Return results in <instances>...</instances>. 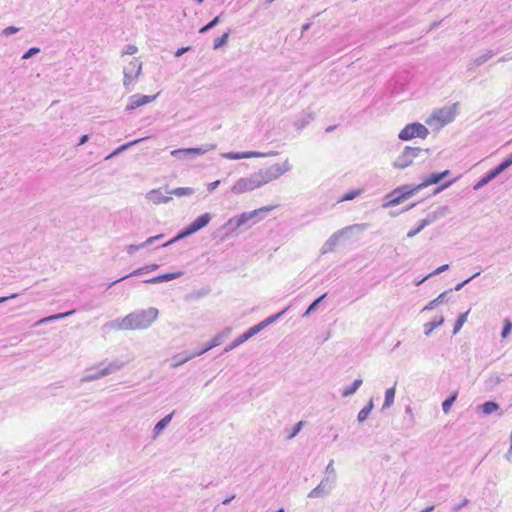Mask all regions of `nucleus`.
Returning a JSON list of instances; mask_svg holds the SVG:
<instances>
[{
    "instance_id": "nucleus-1",
    "label": "nucleus",
    "mask_w": 512,
    "mask_h": 512,
    "mask_svg": "<svg viewBox=\"0 0 512 512\" xmlns=\"http://www.w3.org/2000/svg\"><path fill=\"white\" fill-rule=\"evenodd\" d=\"M159 310L155 307L136 309L123 318H117L103 325L111 330H145L158 318Z\"/></svg>"
},
{
    "instance_id": "nucleus-2",
    "label": "nucleus",
    "mask_w": 512,
    "mask_h": 512,
    "mask_svg": "<svg viewBox=\"0 0 512 512\" xmlns=\"http://www.w3.org/2000/svg\"><path fill=\"white\" fill-rule=\"evenodd\" d=\"M449 170H445L440 173H432L423 182L415 187H411L409 185H403L395 188L390 193H388L384 197V201L382 203L383 208L394 207L401 204L403 201L413 196L416 192L421 190L424 187H428L433 184L439 183L443 178H445L449 174Z\"/></svg>"
},
{
    "instance_id": "nucleus-3",
    "label": "nucleus",
    "mask_w": 512,
    "mask_h": 512,
    "mask_svg": "<svg viewBox=\"0 0 512 512\" xmlns=\"http://www.w3.org/2000/svg\"><path fill=\"white\" fill-rule=\"evenodd\" d=\"M292 169L289 160L286 159L283 163H275L268 167L261 168L257 172H254L255 177L259 183V186L262 187L272 181L279 179L281 176L286 174Z\"/></svg>"
},
{
    "instance_id": "nucleus-4",
    "label": "nucleus",
    "mask_w": 512,
    "mask_h": 512,
    "mask_svg": "<svg viewBox=\"0 0 512 512\" xmlns=\"http://www.w3.org/2000/svg\"><path fill=\"white\" fill-rule=\"evenodd\" d=\"M211 214L210 213H204L197 218H195L187 227H185L182 231H180L174 238L167 241L166 243L162 244V247L170 246L173 243H176L177 241L186 238L200 229L204 228L209 224L211 221Z\"/></svg>"
},
{
    "instance_id": "nucleus-5",
    "label": "nucleus",
    "mask_w": 512,
    "mask_h": 512,
    "mask_svg": "<svg viewBox=\"0 0 512 512\" xmlns=\"http://www.w3.org/2000/svg\"><path fill=\"white\" fill-rule=\"evenodd\" d=\"M429 135L426 126L419 122L407 124L398 134V138L402 141H409L413 138L425 139Z\"/></svg>"
},
{
    "instance_id": "nucleus-6",
    "label": "nucleus",
    "mask_w": 512,
    "mask_h": 512,
    "mask_svg": "<svg viewBox=\"0 0 512 512\" xmlns=\"http://www.w3.org/2000/svg\"><path fill=\"white\" fill-rule=\"evenodd\" d=\"M365 227H366L365 224H354V225H350V226H347L343 229L336 231L323 244V246L321 248V253L326 254V253L333 251V249L338 244L341 237L346 236L352 230H363V229H365Z\"/></svg>"
},
{
    "instance_id": "nucleus-7",
    "label": "nucleus",
    "mask_w": 512,
    "mask_h": 512,
    "mask_svg": "<svg viewBox=\"0 0 512 512\" xmlns=\"http://www.w3.org/2000/svg\"><path fill=\"white\" fill-rule=\"evenodd\" d=\"M511 165L512 156L509 155L499 165L488 171L476 184H474L473 189L476 191L481 189L489 182H491L493 179H495L498 175H500L502 172H504L506 169H508Z\"/></svg>"
},
{
    "instance_id": "nucleus-8",
    "label": "nucleus",
    "mask_w": 512,
    "mask_h": 512,
    "mask_svg": "<svg viewBox=\"0 0 512 512\" xmlns=\"http://www.w3.org/2000/svg\"><path fill=\"white\" fill-rule=\"evenodd\" d=\"M260 188L259 183L252 173L249 176L239 178L231 187V193L235 195L251 192Z\"/></svg>"
},
{
    "instance_id": "nucleus-9",
    "label": "nucleus",
    "mask_w": 512,
    "mask_h": 512,
    "mask_svg": "<svg viewBox=\"0 0 512 512\" xmlns=\"http://www.w3.org/2000/svg\"><path fill=\"white\" fill-rule=\"evenodd\" d=\"M142 71V62L135 58L130 61L123 69L124 79L123 85L126 89L129 88L131 84H133Z\"/></svg>"
},
{
    "instance_id": "nucleus-10",
    "label": "nucleus",
    "mask_w": 512,
    "mask_h": 512,
    "mask_svg": "<svg viewBox=\"0 0 512 512\" xmlns=\"http://www.w3.org/2000/svg\"><path fill=\"white\" fill-rule=\"evenodd\" d=\"M423 152L419 147L406 146L402 153L396 158L393 165L395 168L404 169L412 164L413 160Z\"/></svg>"
},
{
    "instance_id": "nucleus-11",
    "label": "nucleus",
    "mask_w": 512,
    "mask_h": 512,
    "mask_svg": "<svg viewBox=\"0 0 512 512\" xmlns=\"http://www.w3.org/2000/svg\"><path fill=\"white\" fill-rule=\"evenodd\" d=\"M271 209H272L271 207H263V208L253 210L250 212H243L240 215L229 219L226 225L231 226L233 229H236L243 225H246L250 221H252V223H255L254 218L257 216L258 213L268 212Z\"/></svg>"
},
{
    "instance_id": "nucleus-12",
    "label": "nucleus",
    "mask_w": 512,
    "mask_h": 512,
    "mask_svg": "<svg viewBox=\"0 0 512 512\" xmlns=\"http://www.w3.org/2000/svg\"><path fill=\"white\" fill-rule=\"evenodd\" d=\"M456 107L457 104L455 103L451 107L435 110L427 123L430 124L431 121L435 120L439 122L441 126H444L452 122L456 115Z\"/></svg>"
},
{
    "instance_id": "nucleus-13",
    "label": "nucleus",
    "mask_w": 512,
    "mask_h": 512,
    "mask_svg": "<svg viewBox=\"0 0 512 512\" xmlns=\"http://www.w3.org/2000/svg\"><path fill=\"white\" fill-rule=\"evenodd\" d=\"M336 481H333V478H324L321 482L308 493L309 498H324L328 496L332 490L334 489Z\"/></svg>"
},
{
    "instance_id": "nucleus-14",
    "label": "nucleus",
    "mask_w": 512,
    "mask_h": 512,
    "mask_svg": "<svg viewBox=\"0 0 512 512\" xmlns=\"http://www.w3.org/2000/svg\"><path fill=\"white\" fill-rule=\"evenodd\" d=\"M277 152H258V151H246V152H226L222 153L221 156L225 159L229 160H240V159H249V158H264L276 155Z\"/></svg>"
},
{
    "instance_id": "nucleus-15",
    "label": "nucleus",
    "mask_w": 512,
    "mask_h": 512,
    "mask_svg": "<svg viewBox=\"0 0 512 512\" xmlns=\"http://www.w3.org/2000/svg\"><path fill=\"white\" fill-rule=\"evenodd\" d=\"M443 216L442 210L434 211L430 214H428L424 219H422L418 226L415 227V229L410 230L407 233L408 238H412L418 233H420L426 226L432 224L434 221H436L439 217Z\"/></svg>"
},
{
    "instance_id": "nucleus-16",
    "label": "nucleus",
    "mask_w": 512,
    "mask_h": 512,
    "mask_svg": "<svg viewBox=\"0 0 512 512\" xmlns=\"http://www.w3.org/2000/svg\"><path fill=\"white\" fill-rule=\"evenodd\" d=\"M230 333H231V328L226 327L220 333L215 335L211 339V341L208 342L201 350L196 351V355L201 356L204 353H206L207 351H209L210 349L219 346L224 341V339L229 336Z\"/></svg>"
},
{
    "instance_id": "nucleus-17",
    "label": "nucleus",
    "mask_w": 512,
    "mask_h": 512,
    "mask_svg": "<svg viewBox=\"0 0 512 512\" xmlns=\"http://www.w3.org/2000/svg\"><path fill=\"white\" fill-rule=\"evenodd\" d=\"M156 97H157V95L148 96V95L134 94L129 97V102L126 106V111H132L138 107L146 105V104L152 102L153 100H155Z\"/></svg>"
},
{
    "instance_id": "nucleus-18",
    "label": "nucleus",
    "mask_w": 512,
    "mask_h": 512,
    "mask_svg": "<svg viewBox=\"0 0 512 512\" xmlns=\"http://www.w3.org/2000/svg\"><path fill=\"white\" fill-rule=\"evenodd\" d=\"M495 55V52L493 50H487L483 54L479 55L478 57L472 59L467 64V70L473 71L476 67H479L486 63L489 59H491Z\"/></svg>"
},
{
    "instance_id": "nucleus-19",
    "label": "nucleus",
    "mask_w": 512,
    "mask_h": 512,
    "mask_svg": "<svg viewBox=\"0 0 512 512\" xmlns=\"http://www.w3.org/2000/svg\"><path fill=\"white\" fill-rule=\"evenodd\" d=\"M146 199L158 205L168 203L172 198L163 195L160 189H152L146 194Z\"/></svg>"
},
{
    "instance_id": "nucleus-20",
    "label": "nucleus",
    "mask_w": 512,
    "mask_h": 512,
    "mask_svg": "<svg viewBox=\"0 0 512 512\" xmlns=\"http://www.w3.org/2000/svg\"><path fill=\"white\" fill-rule=\"evenodd\" d=\"M182 275H183V272H181V271L175 272V273H166V274L158 275L153 278L147 279L144 281V283L158 284V283H162V282H168V281L177 279V278L181 277Z\"/></svg>"
},
{
    "instance_id": "nucleus-21",
    "label": "nucleus",
    "mask_w": 512,
    "mask_h": 512,
    "mask_svg": "<svg viewBox=\"0 0 512 512\" xmlns=\"http://www.w3.org/2000/svg\"><path fill=\"white\" fill-rule=\"evenodd\" d=\"M314 113L311 111H303L298 119L294 122L296 129L301 130L314 119Z\"/></svg>"
},
{
    "instance_id": "nucleus-22",
    "label": "nucleus",
    "mask_w": 512,
    "mask_h": 512,
    "mask_svg": "<svg viewBox=\"0 0 512 512\" xmlns=\"http://www.w3.org/2000/svg\"><path fill=\"white\" fill-rule=\"evenodd\" d=\"M74 313H75V310H70V311H67V312L50 315V316H47V317H44V318L38 320L35 323V326H40V325L45 324V323L54 322V321H57V320H60V319H64L66 317H69V316L73 315Z\"/></svg>"
},
{
    "instance_id": "nucleus-23",
    "label": "nucleus",
    "mask_w": 512,
    "mask_h": 512,
    "mask_svg": "<svg viewBox=\"0 0 512 512\" xmlns=\"http://www.w3.org/2000/svg\"><path fill=\"white\" fill-rule=\"evenodd\" d=\"M173 415H174V412L168 414L167 416H165L164 418H162L160 421H158L154 428H153V438L155 439L156 437L159 436V434L169 425V423L171 422L172 418H173Z\"/></svg>"
},
{
    "instance_id": "nucleus-24",
    "label": "nucleus",
    "mask_w": 512,
    "mask_h": 512,
    "mask_svg": "<svg viewBox=\"0 0 512 512\" xmlns=\"http://www.w3.org/2000/svg\"><path fill=\"white\" fill-rule=\"evenodd\" d=\"M103 378V373L101 372L100 368L97 367H91L87 369V373L82 377L81 382H91L98 379Z\"/></svg>"
},
{
    "instance_id": "nucleus-25",
    "label": "nucleus",
    "mask_w": 512,
    "mask_h": 512,
    "mask_svg": "<svg viewBox=\"0 0 512 512\" xmlns=\"http://www.w3.org/2000/svg\"><path fill=\"white\" fill-rule=\"evenodd\" d=\"M499 405L498 403L494 402V401H487L481 405H479L477 407V410L478 411H481L483 413V415H491L492 413L496 412L499 410Z\"/></svg>"
},
{
    "instance_id": "nucleus-26",
    "label": "nucleus",
    "mask_w": 512,
    "mask_h": 512,
    "mask_svg": "<svg viewBox=\"0 0 512 512\" xmlns=\"http://www.w3.org/2000/svg\"><path fill=\"white\" fill-rule=\"evenodd\" d=\"M443 323H444L443 316L435 317L430 322L424 324V334L426 336H429L434 329L440 327Z\"/></svg>"
},
{
    "instance_id": "nucleus-27",
    "label": "nucleus",
    "mask_w": 512,
    "mask_h": 512,
    "mask_svg": "<svg viewBox=\"0 0 512 512\" xmlns=\"http://www.w3.org/2000/svg\"><path fill=\"white\" fill-rule=\"evenodd\" d=\"M216 148V144H204L200 147L189 148V152L191 154V158L203 155L211 150Z\"/></svg>"
},
{
    "instance_id": "nucleus-28",
    "label": "nucleus",
    "mask_w": 512,
    "mask_h": 512,
    "mask_svg": "<svg viewBox=\"0 0 512 512\" xmlns=\"http://www.w3.org/2000/svg\"><path fill=\"white\" fill-rule=\"evenodd\" d=\"M373 408H374L373 399H370L369 402L359 411L357 420L359 422H364L368 418V416L371 413Z\"/></svg>"
},
{
    "instance_id": "nucleus-29",
    "label": "nucleus",
    "mask_w": 512,
    "mask_h": 512,
    "mask_svg": "<svg viewBox=\"0 0 512 512\" xmlns=\"http://www.w3.org/2000/svg\"><path fill=\"white\" fill-rule=\"evenodd\" d=\"M362 385V379L361 378H357L353 381V383L348 386V387H345L343 390H342V396L343 397H348V396H351L353 395L358 389L359 387Z\"/></svg>"
},
{
    "instance_id": "nucleus-30",
    "label": "nucleus",
    "mask_w": 512,
    "mask_h": 512,
    "mask_svg": "<svg viewBox=\"0 0 512 512\" xmlns=\"http://www.w3.org/2000/svg\"><path fill=\"white\" fill-rule=\"evenodd\" d=\"M142 140H144V138L142 139H137V140H134V141H131V142H128V143H125L123 145H121L120 147H118L116 150H114L111 154H109L105 159H111L113 157H115L116 155H118L119 153L123 152V151H126L127 149H129L130 147L138 144L139 142H141Z\"/></svg>"
},
{
    "instance_id": "nucleus-31",
    "label": "nucleus",
    "mask_w": 512,
    "mask_h": 512,
    "mask_svg": "<svg viewBox=\"0 0 512 512\" xmlns=\"http://www.w3.org/2000/svg\"><path fill=\"white\" fill-rule=\"evenodd\" d=\"M194 193V189L190 187H178L167 191L169 195H175L177 197L189 196Z\"/></svg>"
},
{
    "instance_id": "nucleus-32",
    "label": "nucleus",
    "mask_w": 512,
    "mask_h": 512,
    "mask_svg": "<svg viewBox=\"0 0 512 512\" xmlns=\"http://www.w3.org/2000/svg\"><path fill=\"white\" fill-rule=\"evenodd\" d=\"M449 293V291H445L443 293H441L437 298H435L434 300L430 301L424 308L422 311H430V310H433L438 304L440 303H443L446 299V296L447 294Z\"/></svg>"
},
{
    "instance_id": "nucleus-33",
    "label": "nucleus",
    "mask_w": 512,
    "mask_h": 512,
    "mask_svg": "<svg viewBox=\"0 0 512 512\" xmlns=\"http://www.w3.org/2000/svg\"><path fill=\"white\" fill-rule=\"evenodd\" d=\"M457 396H458V392L457 391H454L449 397H447L443 402H442V410L445 414H447L452 405L454 404V402L456 401L457 399Z\"/></svg>"
},
{
    "instance_id": "nucleus-34",
    "label": "nucleus",
    "mask_w": 512,
    "mask_h": 512,
    "mask_svg": "<svg viewBox=\"0 0 512 512\" xmlns=\"http://www.w3.org/2000/svg\"><path fill=\"white\" fill-rule=\"evenodd\" d=\"M198 355H196V352L192 353V354H188L184 357H181L180 355H177L175 357H173V363L171 364L172 367H178V366H181L183 365L184 363H186L187 361L197 357Z\"/></svg>"
},
{
    "instance_id": "nucleus-35",
    "label": "nucleus",
    "mask_w": 512,
    "mask_h": 512,
    "mask_svg": "<svg viewBox=\"0 0 512 512\" xmlns=\"http://www.w3.org/2000/svg\"><path fill=\"white\" fill-rule=\"evenodd\" d=\"M247 340H249V339L247 338L246 334L243 333L242 335L235 338L227 347H225L224 352L226 353V352H229V351L235 349L236 347H238L242 343L246 342Z\"/></svg>"
},
{
    "instance_id": "nucleus-36",
    "label": "nucleus",
    "mask_w": 512,
    "mask_h": 512,
    "mask_svg": "<svg viewBox=\"0 0 512 512\" xmlns=\"http://www.w3.org/2000/svg\"><path fill=\"white\" fill-rule=\"evenodd\" d=\"M395 398V386L388 388L385 392V400L383 404V408H389L393 405Z\"/></svg>"
},
{
    "instance_id": "nucleus-37",
    "label": "nucleus",
    "mask_w": 512,
    "mask_h": 512,
    "mask_svg": "<svg viewBox=\"0 0 512 512\" xmlns=\"http://www.w3.org/2000/svg\"><path fill=\"white\" fill-rule=\"evenodd\" d=\"M189 148L175 149L171 151V155L180 160L191 159Z\"/></svg>"
},
{
    "instance_id": "nucleus-38",
    "label": "nucleus",
    "mask_w": 512,
    "mask_h": 512,
    "mask_svg": "<svg viewBox=\"0 0 512 512\" xmlns=\"http://www.w3.org/2000/svg\"><path fill=\"white\" fill-rule=\"evenodd\" d=\"M468 314H469V310L458 316V318L454 324V329H453L454 335L457 334L460 331V329L463 327L464 323L467 321Z\"/></svg>"
},
{
    "instance_id": "nucleus-39",
    "label": "nucleus",
    "mask_w": 512,
    "mask_h": 512,
    "mask_svg": "<svg viewBox=\"0 0 512 512\" xmlns=\"http://www.w3.org/2000/svg\"><path fill=\"white\" fill-rule=\"evenodd\" d=\"M326 297V294L321 295L317 299H315L307 308V310L304 312L303 317H308L310 314H312L316 309L318 308L319 304L322 302V300Z\"/></svg>"
},
{
    "instance_id": "nucleus-40",
    "label": "nucleus",
    "mask_w": 512,
    "mask_h": 512,
    "mask_svg": "<svg viewBox=\"0 0 512 512\" xmlns=\"http://www.w3.org/2000/svg\"><path fill=\"white\" fill-rule=\"evenodd\" d=\"M143 272H146L144 267L138 268V269L134 270L133 272H131L130 274L125 275V276H123V277H121V278H119V279H117V280L113 281L112 283H110V284L108 285V287H107V288L109 289V288H111L113 285H115V284H117V283H119V282H121V281H123V280H125V279H127V278H129V277H131V276H139V275H141Z\"/></svg>"
},
{
    "instance_id": "nucleus-41",
    "label": "nucleus",
    "mask_w": 512,
    "mask_h": 512,
    "mask_svg": "<svg viewBox=\"0 0 512 512\" xmlns=\"http://www.w3.org/2000/svg\"><path fill=\"white\" fill-rule=\"evenodd\" d=\"M107 364L110 367V371H112L113 373H116V372L120 371L127 364V362L120 360V359H115Z\"/></svg>"
},
{
    "instance_id": "nucleus-42",
    "label": "nucleus",
    "mask_w": 512,
    "mask_h": 512,
    "mask_svg": "<svg viewBox=\"0 0 512 512\" xmlns=\"http://www.w3.org/2000/svg\"><path fill=\"white\" fill-rule=\"evenodd\" d=\"M289 309V307H286L284 308L281 312L277 313V314H274V315H271L269 316L268 318L264 319L262 322L265 326V328L267 326H269L270 324L276 322L283 314L286 313V311Z\"/></svg>"
},
{
    "instance_id": "nucleus-43",
    "label": "nucleus",
    "mask_w": 512,
    "mask_h": 512,
    "mask_svg": "<svg viewBox=\"0 0 512 512\" xmlns=\"http://www.w3.org/2000/svg\"><path fill=\"white\" fill-rule=\"evenodd\" d=\"M228 38H229L228 32H226L223 35H221L220 37L216 38L213 43V48L215 50L220 49L221 47L226 45V43L228 42Z\"/></svg>"
},
{
    "instance_id": "nucleus-44",
    "label": "nucleus",
    "mask_w": 512,
    "mask_h": 512,
    "mask_svg": "<svg viewBox=\"0 0 512 512\" xmlns=\"http://www.w3.org/2000/svg\"><path fill=\"white\" fill-rule=\"evenodd\" d=\"M265 328L263 322L261 321L257 325H254L253 327L249 328L246 332H244L248 339L253 337L254 335L258 334L260 331H262Z\"/></svg>"
},
{
    "instance_id": "nucleus-45",
    "label": "nucleus",
    "mask_w": 512,
    "mask_h": 512,
    "mask_svg": "<svg viewBox=\"0 0 512 512\" xmlns=\"http://www.w3.org/2000/svg\"><path fill=\"white\" fill-rule=\"evenodd\" d=\"M325 477L327 478H333V481H336L337 480V475H336V471H335V468H334V460H330L328 465L326 466L325 468Z\"/></svg>"
},
{
    "instance_id": "nucleus-46",
    "label": "nucleus",
    "mask_w": 512,
    "mask_h": 512,
    "mask_svg": "<svg viewBox=\"0 0 512 512\" xmlns=\"http://www.w3.org/2000/svg\"><path fill=\"white\" fill-rule=\"evenodd\" d=\"M361 194V190H352V191H349L347 193H345L340 201H350V200H353L355 199L357 196H359Z\"/></svg>"
},
{
    "instance_id": "nucleus-47",
    "label": "nucleus",
    "mask_w": 512,
    "mask_h": 512,
    "mask_svg": "<svg viewBox=\"0 0 512 512\" xmlns=\"http://www.w3.org/2000/svg\"><path fill=\"white\" fill-rule=\"evenodd\" d=\"M511 330H512V323L509 320H505L504 326L502 329V333H501L502 338H506L511 333Z\"/></svg>"
},
{
    "instance_id": "nucleus-48",
    "label": "nucleus",
    "mask_w": 512,
    "mask_h": 512,
    "mask_svg": "<svg viewBox=\"0 0 512 512\" xmlns=\"http://www.w3.org/2000/svg\"><path fill=\"white\" fill-rule=\"evenodd\" d=\"M163 237H164L163 234H159V235H156V236L149 237L146 241L141 243V247L142 248L147 247L148 245L153 244L154 242L162 239Z\"/></svg>"
},
{
    "instance_id": "nucleus-49",
    "label": "nucleus",
    "mask_w": 512,
    "mask_h": 512,
    "mask_svg": "<svg viewBox=\"0 0 512 512\" xmlns=\"http://www.w3.org/2000/svg\"><path fill=\"white\" fill-rule=\"evenodd\" d=\"M98 368H100L101 372L103 373V377H106L110 374H113L112 371H110V367L108 364H106V361H103L98 364Z\"/></svg>"
},
{
    "instance_id": "nucleus-50",
    "label": "nucleus",
    "mask_w": 512,
    "mask_h": 512,
    "mask_svg": "<svg viewBox=\"0 0 512 512\" xmlns=\"http://www.w3.org/2000/svg\"><path fill=\"white\" fill-rule=\"evenodd\" d=\"M480 275V272H477L475 273L474 275H472L471 277L467 278L466 280H464L463 282L457 284L455 287H454V290L455 291H459L461 290L466 284H468L471 280H473L474 278H476L477 276Z\"/></svg>"
},
{
    "instance_id": "nucleus-51",
    "label": "nucleus",
    "mask_w": 512,
    "mask_h": 512,
    "mask_svg": "<svg viewBox=\"0 0 512 512\" xmlns=\"http://www.w3.org/2000/svg\"><path fill=\"white\" fill-rule=\"evenodd\" d=\"M40 52V49L37 48V47H32L30 48L28 51H26L23 56H22V59H29L31 58L32 56L38 54Z\"/></svg>"
},
{
    "instance_id": "nucleus-52",
    "label": "nucleus",
    "mask_w": 512,
    "mask_h": 512,
    "mask_svg": "<svg viewBox=\"0 0 512 512\" xmlns=\"http://www.w3.org/2000/svg\"><path fill=\"white\" fill-rule=\"evenodd\" d=\"M302 426H303V422H302V421L298 422V423L294 426V428H293L292 432L288 435V439H292V438H294V437H295V436L300 432V430H301Z\"/></svg>"
},
{
    "instance_id": "nucleus-53",
    "label": "nucleus",
    "mask_w": 512,
    "mask_h": 512,
    "mask_svg": "<svg viewBox=\"0 0 512 512\" xmlns=\"http://www.w3.org/2000/svg\"><path fill=\"white\" fill-rule=\"evenodd\" d=\"M19 31V28L14 26H9L3 29L2 34L5 36H11Z\"/></svg>"
},
{
    "instance_id": "nucleus-54",
    "label": "nucleus",
    "mask_w": 512,
    "mask_h": 512,
    "mask_svg": "<svg viewBox=\"0 0 512 512\" xmlns=\"http://www.w3.org/2000/svg\"><path fill=\"white\" fill-rule=\"evenodd\" d=\"M141 244L139 245H135V244H131V245H128L125 250L128 254L132 255L134 254L136 251H138L139 249H141Z\"/></svg>"
},
{
    "instance_id": "nucleus-55",
    "label": "nucleus",
    "mask_w": 512,
    "mask_h": 512,
    "mask_svg": "<svg viewBox=\"0 0 512 512\" xmlns=\"http://www.w3.org/2000/svg\"><path fill=\"white\" fill-rule=\"evenodd\" d=\"M448 269H449V265H448V264H444V265H442V266L438 267V268H437L436 270H434L432 273H430V274H429V276H431V277H432V276L438 275V274H440V273H442V272H444V271H446V270H448Z\"/></svg>"
},
{
    "instance_id": "nucleus-56",
    "label": "nucleus",
    "mask_w": 512,
    "mask_h": 512,
    "mask_svg": "<svg viewBox=\"0 0 512 512\" xmlns=\"http://www.w3.org/2000/svg\"><path fill=\"white\" fill-rule=\"evenodd\" d=\"M138 51L137 47L134 45H128L126 50L123 52L124 54L133 55Z\"/></svg>"
},
{
    "instance_id": "nucleus-57",
    "label": "nucleus",
    "mask_w": 512,
    "mask_h": 512,
    "mask_svg": "<svg viewBox=\"0 0 512 512\" xmlns=\"http://www.w3.org/2000/svg\"><path fill=\"white\" fill-rule=\"evenodd\" d=\"M220 16H216L215 18H213L207 25H208V28H211L213 29L215 26H217L219 23H220Z\"/></svg>"
},
{
    "instance_id": "nucleus-58",
    "label": "nucleus",
    "mask_w": 512,
    "mask_h": 512,
    "mask_svg": "<svg viewBox=\"0 0 512 512\" xmlns=\"http://www.w3.org/2000/svg\"><path fill=\"white\" fill-rule=\"evenodd\" d=\"M469 503V500L468 499H463V501L457 505H454L453 506V511H458L460 509H462L463 507H465L467 504Z\"/></svg>"
},
{
    "instance_id": "nucleus-59",
    "label": "nucleus",
    "mask_w": 512,
    "mask_h": 512,
    "mask_svg": "<svg viewBox=\"0 0 512 512\" xmlns=\"http://www.w3.org/2000/svg\"><path fill=\"white\" fill-rule=\"evenodd\" d=\"M220 184V180H216L214 182H211L208 184V191L209 192H212L213 190H215Z\"/></svg>"
},
{
    "instance_id": "nucleus-60",
    "label": "nucleus",
    "mask_w": 512,
    "mask_h": 512,
    "mask_svg": "<svg viewBox=\"0 0 512 512\" xmlns=\"http://www.w3.org/2000/svg\"><path fill=\"white\" fill-rule=\"evenodd\" d=\"M190 50V47H182V48H179L176 52H175V56L176 57H180L181 55H183L184 53H186L187 51Z\"/></svg>"
},
{
    "instance_id": "nucleus-61",
    "label": "nucleus",
    "mask_w": 512,
    "mask_h": 512,
    "mask_svg": "<svg viewBox=\"0 0 512 512\" xmlns=\"http://www.w3.org/2000/svg\"><path fill=\"white\" fill-rule=\"evenodd\" d=\"M505 458L507 459V461L512 462V444H510V447L507 453L505 454Z\"/></svg>"
},
{
    "instance_id": "nucleus-62",
    "label": "nucleus",
    "mask_w": 512,
    "mask_h": 512,
    "mask_svg": "<svg viewBox=\"0 0 512 512\" xmlns=\"http://www.w3.org/2000/svg\"><path fill=\"white\" fill-rule=\"evenodd\" d=\"M144 268H145L146 272L154 271V270H156L158 268V265L157 264H150V265L144 266Z\"/></svg>"
},
{
    "instance_id": "nucleus-63",
    "label": "nucleus",
    "mask_w": 512,
    "mask_h": 512,
    "mask_svg": "<svg viewBox=\"0 0 512 512\" xmlns=\"http://www.w3.org/2000/svg\"><path fill=\"white\" fill-rule=\"evenodd\" d=\"M88 139H89L88 135L81 136L80 139H79L78 145L80 146V145L85 144L88 141Z\"/></svg>"
},
{
    "instance_id": "nucleus-64",
    "label": "nucleus",
    "mask_w": 512,
    "mask_h": 512,
    "mask_svg": "<svg viewBox=\"0 0 512 512\" xmlns=\"http://www.w3.org/2000/svg\"><path fill=\"white\" fill-rule=\"evenodd\" d=\"M235 498V495H231L230 497H227L225 498L223 501H222V504L223 505H228L233 499Z\"/></svg>"
}]
</instances>
